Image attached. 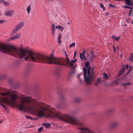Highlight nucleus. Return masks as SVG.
Returning <instances> with one entry per match:
<instances>
[{
  "label": "nucleus",
  "mask_w": 133,
  "mask_h": 133,
  "mask_svg": "<svg viewBox=\"0 0 133 133\" xmlns=\"http://www.w3.org/2000/svg\"><path fill=\"white\" fill-rule=\"evenodd\" d=\"M65 53L66 56V65L72 68L73 66L74 63L76 62L77 60L76 59H75L74 60H71L70 61L69 58L68 57V55L66 54L65 52Z\"/></svg>",
  "instance_id": "423d86ee"
},
{
  "label": "nucleus",
  "mask_w": 133,
  "mask_h": 133,
  "mask_svg": "<svg viewBox=\"0 0 133 133\" xmlns=\"http://www.w3.org/2000/svg\"><path fill=\"white\" fill-rule=\"evenodd\" d=\"M69 22H68V23H67V24H69Z\"/></svg>",
  "instance_id": "c03bdc74"
},
{
  "label": "nucleus",
  "mask_w": 133,
  "mask_h": 133,
  "mask_svg": "<svg viewBox=\"0 0 133 133\" xmlns=\"http://www.w3.org/2000/svg\"><path fill=\"white\" fill-rule=\"evenodd\" d=\"M80 100V98H77L75 99V101L76 102H79Z\"/></svg>",
  "instance_id": "c85d7f7f"
},
{
  "label": "nucleus",
  "mask_w": 133,
  "mask_h": 133,
  "mask_svg": "<svg viewBox=\"0 0 133 133\" xmlns=\"http://www.w3.org/2000/svg\"><path fill=\"white\" fill-rule=\"evenodd\" d=\"M82 75V73H81L80 74H79L78 76H77V78L80 81H81V78L80 77V76Z\"/></svg>",
  "instance_id": "393cba45"
},
{
  "label": "nucleus",
  "mask_w": 133,
  "mask_h": 133,
  "mask_svg": "<svg viewBox=\"0 0 133 133\" xmlns=\"http://www.w3.org/2000/svg\"><path fill=\"white\" fill-rule=\"evenodd\" d=\"M130 84V83H124V84L123 85H129Z\"/></svg>",
  "instance_id": "473e14b6"
},
{
  "label": "nucleus",
  "mask_w": 133,
  "mask_h": 133,
  "mask_svg": "<svg viewBox=\"0 0 133 133\" xmlns=\"http://www.w3.org/2000/svg\"><path fill=\"white\" fill-rule=\"evenodd\" d=\"M19 30V29H18L17 28V27L16 26L14 29H13L12 31V34L14 35V34L16 33L18 30Z\"/></svg>",
  "instance_id": "2eb2a0df"
},
{
  "label": "nucleus",
  "mask_w": 133,
  "mask_h": 133,
  "mask_svg": "<svg viewBox=\"0 0 133 133\" xmlns=\"http://www.w3.org/2000/svg\"><path fill=\"white\" fill-rule=\"evenodd\" d=\"M89 63L88 62H86L85 63V67L83 69L84 72V77L85 82L87 84H89L94 81V77L93 76V70L94 69H92L91 71H90L91 68L90 67H88Z\"/></svg>",
  "instance_id": "7ed1b4c3"
},
{
  "label": "nucleus",
  "mask_w": 133,
  "mask_h": 133,
  "mask_svg": "<svg viewBox=\"0 0 133 133\" xmlns=\"http://www.w3.org/2000/svg\"><path fill=\"white\" fill-rule=\"evenodd\" d=\"M31 8V6L30 5H29L27 8L26 11L28 12V14H29L30 13Z\"/></svg>",
  "instance_id": "6ab92c4d"
},
{
  "label": "nucleus",
  "mask_w": 133,
  "mask_h": 133,
  "mask_svg": "<svg viewBox=\"0 0 133 133\" xmlns=\"http://www.w3.org/2000/svg\"><path fill=\"white\" fill-rule=\"evenodd\" d=\"M0 87V91L2 90ZM16 92L11 90H8L5 92L0 93V104L6 110V107L3 103H6L10 105H12L16 104L17 98Z\"/></svg>",
  "instance_id": "f03ea898"
},
{
  "label": "nucleus",
  "mask_w": 133,
  "mask_h": 133,
  "mask_svg": "<svg viewBox=\"0 0 133 133\" xmlns=\"http://www.w3.org/2000/svg\"><path fill=\"white\" fill-rule=\"evenodd\" d=\"M43 129V127H42L38 129V131L39 132L41 131Z\"/></svg>",
  "instance_id": "2f4dec72"
},
{
  "label": "nucleus",
  "mask_w": 133,
  "mask_h": 133,
  "mask_svg": "<svg viewBox=\"0 0 133 133\" xmlns=\"http://www.w3.org/2000/svg\"><path fill=\"white\" fill-rule=\"evenodd\" d=\"M132 67V66H130V67L129 70L127 74H128L129 72L131 70Z\"/></svg>",
  "instance_id": "7c9ffc66"
},
{
  "label": "nucleus",
  "mask_w": 133,
  "mask_h": 133,
  "mask_svg": "<svg viewBox=\"0 0 133 133\" xmlns=\"http://www.w3.org/2000/svg\"><path fill=\"white\" fill-rule=\"evenodd\" d=\"M103 76L104 77V78L105 79H108V75L105 73H103Z\"/></svg>",
  "instance_id": "aec40b11"
},
{
  "label": "nucleus",
  "mask_w": 133,
  "mask_h": 133,
  "mask_svg": "<svg viewBox=\"0 0 133 133\" xmlns=\"http://www.w3.org/2000/svg\"><path fill=\"white\" fill-rule=\"evenodd\" d=\"M42 125L44 126L46 128H49L50 126V124L47 123H43Z\"/></svg>",
  "instance_id": "dca6fc26"
},
{
  "label": "nucleus",
  "mask_w": 133,
  "mask_h": 133,
  "mask_svg": "<svg viewBox=\"0 0 133 133\" xmlns=\"http://www.w3.org/2000/svg\"><path fill=\"white\" fill-rule=\"evenodd\" d=\"M25 23L24 21H22L19 23L16 26L18 29H20L25 25Z\"/></svg>",
  "instance_id": "9d476101"
},
{
  "label": "nucleus",
  "mask_w": 133,
  "mask_h": 133,
  "mask_svg": "<svg viewBox=\"0 0 133 133\" xmlns=\"http://www.w3.org/2000/svg\"><path fill=\"white\" fill-rule=\"evenodd\" d=\"M75 44L74 43H73L71 44H70L69 48H70L72 46H75Z\"/></svg>",
  "instance_id": "a878e982"
},
{
  "label": "nucleus",
  "mask_w": 133,
  "mask_h": 133,
  "mask_svg": "<svg viewBox=\"0 0 133 133\" xmlns=\"http://www.w3.org/2000/svg\"><path fill=\"white\" fill-rule=\"evenodd\" d=\"M123 7L124 8L128 9V8H129V7L127 6H124Z\"/></svg>",
  "instance_id": "c9c22d12"
},
{
  "label": "nucleus",
  "mask_w": 133,
  "mask_h": 133,
  "mask_svg": "<svg viewBox=\"0 0 133 133\" xmlns=\"http://www.w3.org/2000/svg\"><path fill=\"white\" fill-rule=\"evenodd\" d=\"M56 107L58 109H60L61 108V106L59 104H57L56 105Z\"/></svg>",
  "instance_id": "cd10ccee"
},
{
  "label": "nucleus",
  "mask_w": 133,
  "mask_h": 133,
  "mask_svg": "<svg viewBox=\"0 0 133 133\" xmlns=\"http://www.w3.org/2000/svg\"><path fill=\"white\" fill-rule=\"evenodd\" d=\"M19 133H21V132H19Z\"/></svg>",
  "instance_id": "09e8293b"
},
{
  "label": "nucleus",
  "mask_w": 133,
  "mask_h": 133,
  "mask_svg": "<svg viewBox=\"0 0 133 133\" xmlns=\"http://www.w3.org/2000/svg\"><path fill=\"white\" fill-rule=\"evenodd\" d=\"M108 13H107V14H106V15H108Z\"/></svg>",
  "instance_id": "49530a36"
},
{
  "label": "nucleus",
  "mask_w": 133,
  "mask_h": 133,
  "mask_svg": "<svg viewBox=\"0 0 133 133\" xmlns=\"http://www.w3.org/2000/svg\"><path fill=\"white\" fill-rule=\"evenodd\" d=\"M0 51L18 57L26 56L25 61L44 63L45 56L26 49H19L13 45L0 43Z\"/></svg>",
  "instance_id": "f257e3e1"
},
{
  "label": "nucleus",
  "mask_w": 133,
  "mask_h": 133,
  "mask_svg": "<svg viewBox=\"0 0 133 133\" xmlns=\"http://www.w3.org/2000/svg\"><path fill=\"white\" fill-rule=\"evenodd\" d=\"M64 62V60L63 58H57L54 57V54L52 53L49 57L45 56L44 63L63 65Z\"/></svg>",
  "instance_id": "20e7f679"
},
{
  "label": "nucleus",
  "mask_w": 133,
  "mask_h": 133,
  "mask_svg": "<svg viewBox=\"0 0 133 133\" xmlns=\"http://www.w3.org/2000/svg\"><path fill=\"white\" fill-rule=\"evenodd\" d=\"M55 28H56L55 25L54 24H52L51 25V29L52 34L54 35H55Z\"/></svg>",
  "instance_id": "9b49d317"
},
{
  "label": "nucleus",
  "mask_w": 133,
  "mask_h": 133,
  "mask_svg": "<svg viewBox=\"0 0 133 133\" xmlns=\"http://www.w3.org/2000/svg\"><path fill=\"white\" fill-rule=\"evenodd\" d=\"M1 15V12H0V15Z\"/></svg>",
  "instance_id": "a18cd8bd"
},
{
  "label": "nucleus",
  "mask_w": 133,
  "mask_h": 133,
  "mask_svg": "<svg viewBox=\"0 0 133 133\" xmlns=\"http://www.w3.org/2000/svg\"><path fill=\"white\" fill-rule=\"evenodd\" d=\"M124 26L125 27H126L127 26V24H125L124 25Z\"/></svg>",
  "instance_id": "ea45409f"
},
{
  "label": "nucleus",
  "mask_w": 133,
  "mask_h": 133,
  "mask_svg": "<svg viewBox=\"0 0 133 133\" xmlns=\"http://www.w3.org/2000/svg\"><path fill=\"white\" fill-rule=\"evenodd\" d=\"M109 6L110 7H114L115 6L113 5L112 4H109Z\"/></svg>",
  "instance_id": "72a5a7b5"
},
{
  "label": "nucleus",
  "mask_w": 133,
  "mask_h": 133,
  "mask_svg": "<svg viewBox=\"0 0 133 133\" xmlns=\"http://www.w3.org/2000/svg\"><path fill=\"white\" fill-rule=\"evenodd\" d=\"M131 23H132V24H133V21H132V22Z\"/></svg>",
  "instance_id": "37998d69"
},
{
  "label": "nucleus",
  "mask_w": 133,
  "mask_h": 133,
  "mask_svg": "<svg viewBox=\"0 0 133 133\" xmlns=\"http://www.w3.org/2000/svg\"><path fill=\"white\" fill-rule=\"evenodd\" d=\"M0 3L3 4L7 6H8L9 4V3L8 2L5 1L3 0H0Z\"/></svg>",
  "instance_id": "f8f14e48"
},
{
  "label": "nucleus",
  "mask_w": 133,
  "mask_h": 133,
  "mask_svg": "<svg viewBox=\"0 0 133 133\" xmlns=\"http://www.w3.org/2000/svg\"><path fill=\"white\" fill-rule=\"evenodd\" d=\"M125 2L127 5H130L131 4V0H125Z\"/></svg>",
  "instance_id": "a211bd4d"
},
{
  "label": "nucleus",
  "mask_w": 133,
  "mask_h": 133,
  "mask_svg": "<svg viewBox=\"0 0 133 133\" xmlns=\"http://www.w3.org/2000/svg\"><path fill=\"white\" fill-rule=\"evenodd\" d=\"M101 82V78H97V82L96 83V84H98L99 83Z\"/></svg>",
  "instance_id": "5701e85b"
},
{
  "label": "nucleus",
  "mask_w": 133,
  "mask_h": 133,
  "mask_svg": "<svg viewBox=\"0 0 133 133\" xmlns=\"http://www.w3.org/2000/svg\"><path fill=\"white\" fill-rule=\"evenodd\" d=\"M56 29H58V30L61 29V31H62L64 29V28L63 26H61L60 25L58 26H56Z\"/></svg>",
  "instance_id": "f3484780"
},
{
  "label": "nucleus",
  "mask_w": 133,
  "mask_h": 133,
  "mask_svg": "<svg viewBox=\"0 0 133 133\" xmlns=\"http://www.w3.org/2000/svg\"><path fill=\"white\" fill-rule=\"evenodd\" d=\"M119 124V122L116 121L112 122L110 124V127L111 128H114L117 127Z\"/></svg>",
  "instance_id": "1a4fd4ad"
},
{
  "label": "nucleus",
  "mask_w": 133,
  "mask_h": 133,
  "mask_svg": "<svg viewBox=\"0 0 133 133\" xmlns=\"http://www.w3.org/2000/svg\"><path fill=\"white\" fill-rule=\"evenodd\" d=\"M128 9H133V8L132 7H129Z\"/></svg>",
  "instance_id": "58836bf2"
},
{
  "label": "nucleus",
  "mask_w": 133,
  "mask_h": 133,
  "mask_svg": "<svg viewBox=\"0 0 133 133\" xmlns=\"http://www.w3.org/2000/svg\"><path fill=\"white\" fill-rule=\"evenodd\" d=\"M61 35L59 34L58 35V41L57 43H58L59 45L60 44H61Z\"/></svg>",
  "instance_id": "ddd939ff"
},
{
  "label": "nucleus",
  "mask_w": 133,
  "mask_h": 133,
  "mask_svg": "<svg viewBox=\"0 0 133 133\" xmlns=\"http://www.w3.org/2000/svg\"><path fill=\"white\" fill-rule=\"evenodd\" d=\"M130 5L133 6V4L132 3H131V4H130Z\"/></svg>",
  "instance_id": "a19ab883"
},
{
  "label": "nucleus",
  "mask_w": 133,
  "mask_h": 133,
  "mask_svg": "<svg viewBox=\"0 0 133 133\" xmlns=\"http://www.w3.org/2000/svg\"><path fill=\"white\" fill-rule=\"evenodd\" d=\"M3 22V21L2 20H0V23H2Z\"/></svg>",
  "instance_id": "4c0bfd02"
},
{
  "label": "nucleus",
  "mask_w": 133,
  "mask_h": 133,
  "mask_svg": "<svg viewBox=\"0 0 133 133\" xmlns=\"http://www.w3.org/2000/svg\"><path fill=\"white\" fill-rule=\"evenodd\" d=\"M25 117L27 119H32V118L31 116H25Z\"/></svg>",
  "instance_id": "bb28decb"
},
{
  "label": "nucleus",
  "mask_w": 133,
  "mask_h": 133,
  "mask_svg": "<svg viewBox=\"0 0 133 133\" xmlns=\"http://www.w3.org/2000/svg\"><path fill=\"white\" fill-rule=\"evenodd\" d=\"M125 71V69H124V66H123L122 69L120 71V73L121 74H122Z\"/></svg>",
  "instance_id": "412c9836"
},
{
  "label": "nucleus",
  "mask_w": 133,
  "mask_h": 133,
  "mask_svg": "<svg viewBox=\"0 0 133 133\" xmlns=\"http://www.w3.org/2000/svg\"><path fill=\"white\" fill-rule=\"evenodd\" d=\"M132 11V10H131L129 12V15H130Z\"/></svg>",
  "instance_id": "f704fd0d"
},
{
  "label": "nucleus",
  "mask_w": 133,
  "mask_h": 133,
  "mask_svg": "<svg viewBox=\"0 0 133 133\" xmlns=\"http://www.w3.org/2000/svg\"><path fill=\"white\" fill-rule=\"evenodd\" d=\"M76 53H77V52L75 51L74 53V57H75V56L76 55Z\"/></svg>",
  "instance_id": "e433bc0d"
},
{
  "label": "nucleus",
  "mask_w": 133,
  "mask_h": 133,
  "mask_svg": "<svg viewBox=\"0 0 133 133\" xmlns=\"http://www.w3.org/2000/svg\"><path fill=\"white\" fill-rule=\"evenodd\" d=\"M123 66H124V69H125V68L126 69H127L128 68V65L127 64L126 65H124Z\"/></svg>",
  "instance_id": "c756f323"
},
{
  "label": "nucleus",
  "mask_w": 133,
  "mask_h": 133,
  "mask_svg": "<svg viewBox=\"0 0 133 133\" xmlns=\"http://www.w3.org/2000/svg\"><path fill=\"white\" fill-rule=\"evenodd\" d=\"M88 53L87 52H85V51H84L83 53L79 54V56L81 59L83 60L84 59L89 61V62H91L92 60V58L95 57L93 52H91L90 55H89Z\"/></svg>",
  "instance_id": "39448f33"
},
{
  "label": "nucleus",
  "mask_w": 133,
  "mask_h": 133,
  "mask_svg": "<svg viewBox=\"0 0 133 133\" xmlns=\"http://www.w3.org/2000/svg\"><path fill=\"white\" fill-rule=\"evenodd\" d=\"M15 13V11H10L9 10H7L5 12V15L7 16H11Z\"/></svg>",
  "instance_id": "6e6552de"
},
{
  "label": "nucleus",
  "mask_w": 133,
  "mask_h": 133,
  "mask_svg": "<svg viewBox=\"0 0 133 133\" xmlns=\"http://www.w3.org/2000/svg\"><path fill=\"white\" fill-rule=\"evenodd\" d=\"M112 37L116 41H118L120 38V37H116V36H112Z\"/></svg>",
  "instance_id": "4468645a"
},
{
  "label": "nucleus",
  "mask_w": 133,
  "mask_h": 133,
  "mask_svg": "<svg viewBox=\"0 0 133 133\" xmlns=\"http://www.w3.org/2000/svg\"><path fill=\"white\" fill-rule=\"evenodd\" d=\"M20 34H17L14 36H13L8 38L7 39V40L9 41L11 40L16 39H18L20 37Z\"/></svg>",
  "instance_id": "0eeeda50"
},
{
  "label": "nucleus",
  "mask_w": 133,
  "mask_h": 133,
  "mask_svg": "<svg viewBox=\"0 0 133 133\" xmlns=\"http://www.w3.org/2000/svg\"><path fill=\"white\" fill-rule=\"evenodd\" d=\"M114 51H115V49L114 48Z\"/></svg>",
  "instance_id": "79ce46f5"
},
{
  "label": "nucleus",
  "mask_w": 133,
  "mask_h": 133,
  "mask_svg": "<svg viewBox=\"0 0 133 133\" xmlns=\"http://www.w3.org/2000/svg\"><path fill=\"white\" fill-rule=\"evenodd\" d=\"M129 59L131 62L133 61V54H131L129 58Z\"/></svg>",
  "instance_id": "4be33fe9"
},
{
  "label": "nucleus",
  "mask_w": 133,
  "mask_h": 133,
  "mask_svg": "<svg viewBox=\"0 0 133 133\" xmlns=\"http://www.w3.org/2000/svg\"><path fill=\"white\" fill-rule=\"evenodd\" d=\"M1 122V121H0V123Z\"/></svg>",
  "instance_id": "de8ad7c7"
},
{
  "label": "nucleus",
  "mask_w": 133,
  "mask_h": 133,
  "mask_svg": "<svg viewBox=\"0 0 133 133\" xmlns=\"http://www.w3.org/2000/svg\"><path fill=\"white\" fill-rule=\"evenodd\" d=\"M100 6L104 10H105L104 7L103 5L102 4H100Z\"/></svg>",
  "instance_id": "b1692460"
}]
</instances>
